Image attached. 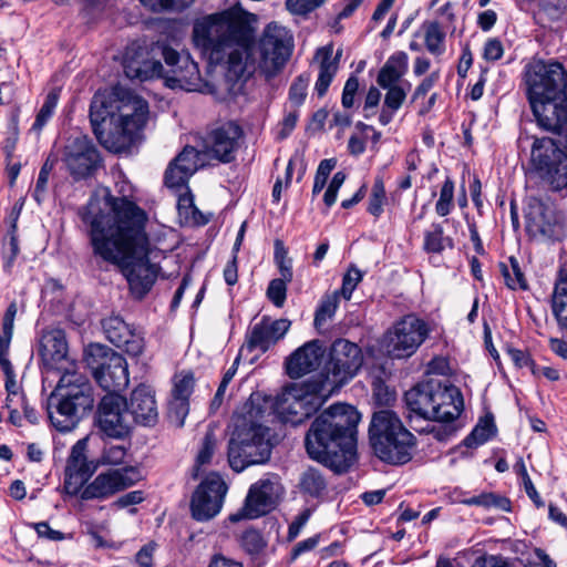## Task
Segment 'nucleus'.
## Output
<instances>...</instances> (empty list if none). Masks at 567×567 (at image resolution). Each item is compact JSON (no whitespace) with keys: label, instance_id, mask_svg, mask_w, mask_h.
I'll use <instances>...</instances> for the list:
<instances>
[{"label":"nucleus","instance_id":"obj_1","mask_svg":"<svg viewBox=\"0 0 567 567\" xmlns=\"http://www.w3.org/2000/svg\"><path fill=\"white\" fill-rule=\"evenodd\" d=\"M193 41L209 64H225L226 78L238 81L247 72L255 29L244 13L225 10L197 20Z\"/></svg>","mask_w":567,"mask_h":567},{"label":"nucleus","instance_id":"obj_2","mask_svg":"<svg viewBox=\"0 0 567 567\" xmlns=\"http://www.w3.org/2000/svg\"><path fill=\"white\" fill-rule=\"evenodd\" d=\"M360 413L350 404L337 403L321 412L306 434L309 456L334 472H346L355 461Z\"/></svg>","mask_w":567,"mask_h":567},{"label":"nucleus","instance_id":"obj_3","mask_svg":"<svg viewBox=\"0 0 567 567\" xmlns=\"http://www.w3.org/2000/svg\"><path fill=\"white\" fill-rule=\"evenodd\" d=\"M91 246L95 256L122 268L131 291L137 298H143L151 290L161 269L159 262L165 258L162 249L151 245L145 230H141L138 238L131 234L106 238L102 230L95 228Z\"/></svg>","mask_w":567,"mask_h":567},{"label":"nucleus","instance_id":"obj_4","mask_svg":"<svg viewBox=\"0 0 567 567\" xmlns=\"http://www.w3.org/2000/svg\"><path fill=\"white\" fill-rule=\"evenodd\" d=\"M526 95L537 124L567 133V71L559 62L534 61L524 73Z\"/></svg>","mask_w":567,"mask_h":567},{"label":"nucleus","instance_id":"obj_5","mask_svg":"<svg viewBox=\"0 0 567 567\" xmlns=\"http://www.w3.org/2000/svg\"><path fill=\"white\" fill-rule=\"evenodd\" d=\"M104 205L109 209L104 213L100 206L97 195L93 196L87 205L80 212L81 218L89 229L90 243H93L94 229L102 230L104 237L114 238L131 234L134 238L141 236V230H145L147 216L131 197L133 186L122 181L116 183V193L113 195L109 188L101 189Z\"/></svg>","mask_w":567,"mask_h":567},{"label":"nucleus","instance_id":"obj_6","mask_svg":"<svg viewBox=\"0 0 567 567\" xmlns=\"http://www.w3.org/2000/svg\"><path fill=\"white\" fill-rule=\"evenodd\" d=\"M110 110L95 95L90 106V121L99 142L109 151L121 153L128 150L140 136L148 116V104L137 95L128 94L116 107Z\"/></svg>","mask_w":567,"mask_h":567},{"label":"nucleus","instance_id":"obj_7","mask_svg":"<svg viewBox=\"0 0 567 567\" xmlns=\"http://www.w3.org/2000/svg\"><path fill=\"white\" fill-rule=\"evenodd\" d=\"M93 404V390L87 378L75 370H66L48 398V416L58 431L70 432Z\"/></svg>","mask_w":567,"mask_h":567},{"label":"nucleus","instance_id":"obj_8","mask_svg":"<svg viewBox=\"0 0 567 567\" xmlns=\"http://www.w3.org/2000/svg\"><path fill=\"white\" fill-rule=\"evenodd\" d=\"M261 410H249L234 420V432L228 444V462L236 472L267 462L271 454L269 429L261 421Z\"/></svg>","mask_w":567,"mask_h":567},{"label":"nucleus","instance_id":"obj_9","mask_svg":"<svg viewBox=\"0 0 567 567\" xmlns=\"http://www.w3.org/2000/svg\"><path fill=\"white\" fill-rule=\"evenodd\" d=\"M369 437L375 455L390 464H405L412 458L415 436L391 410L374 412Z\"/></svg>","mask_w":567,"mask_h":567},{"label":"nucleus","instance_id":"obj_10","mask_svg":"<svg viewBox=\"0 0 567 567\" xmlns=\"http://www.w3.org/2000/svg\"><path fill=\"white\" fill-rule=\"evenodd\" d=\"M409 410L424 419L437 422H452L463 411V395L452 384L422 383L405 392Z\"/></svg>","mask_w":567,"mask_h":567},{"label":"nucleus","instance_id":"obj_11","mask_svg":"<svg viewBox=\"0 0 567 567\" xmlns=\"http://www.w3.org/2000/svg\"><path fill=\"white\" fill-rule=\"evenodd\" d=\"M330 398L327 390L311 380L285 388L276 403V412L284 423L299 425L317 412Z\"/></svg>","mask_w":567,"mask_h":567},{"label":"nucleus","instance_id":"obj_12","mask_svg":"<svg viewBox=\"0 0 567 567\" xmlns=\"http://www.w3.org/2000/svg\"><path fill=\"white\" fill-rule=\"evenodd\" d=\"M362 363L361 349L355 343L339 339L332 343L329 360L322 371L313 379L331 396L358 373Z\"/></svg>","mask_w":567,"mask_h":567},{"label":"nucleus","instance_id":"obj_13","mask_svg":"<svg viewBox=\"0 0 567 567\" xmlns=\"http://www.w3.org/2000/svg\"><path fill=\"white\" fill-rule=\"evenodd\" d=\"M84 362L99 385L109 393H117L127 386L130 379L126 360L109 347L89 344L84 350Z\"/></svg>","mask_w":567,"mask_h":567},{"label":"nucleus","instance_id":"obj_14","mask_svg":"<svg viewBox=\"0 0 567 567\" xmlns=\"http://www.w3.org/2000/svg\"><path fill=\"white\" fill-rule=\"evenodd\" d=\"M295 48L292 32L278 22L268 23L258 41L259 68L267 78L278 74L289 61Z\"/></svg>","mask_w":567,"mask_h":567},{"label":"nucleus","instance_id":"obj_15","mask_svg":"<svg viewBox=\"0 0 567 567\" xmlns=\"http://www.w3.org/2000/svg\"><path fill=\"white\" fill-rule=\"evenodd\" d=\"M425 321L414 315L404 316L394 322L383 334L382 348L391 359L412 357L429 337Z\"/></svg>","mask_w":567,"mask_h":567},{"label":"nucleus","instance_id":"obj_16","mask_svg":"<svg viewBox=\"0 0 567 567\" xmlns=\"http://www.w3.org/2000/svg\"><path fill=\"white\" fill-rule=\"evenodd\" d=\"M166 70L163 68L162 75L166 85L172 89H183L188 92H200L213 94L215 86L205 81L198 69V64L190 58L189 53H179L176 50L164 45L162 48Z\"/></svg>","mask_w":567,"mask_h":567},{"label":"nucleus","instance_id":"obj_17","mask_svg":"<svg viewBox=\"0 0 567 567\" xmlns=\"http://www.w3.org/2000/svg\"><path fill=\"white\" fill-rule=\"evenodd\" d=\"M526 231L538 240H559L565 235V217L548 199L534 194L526 197Z\"/></svg>","mask_w":567,"mask_h":567},{"label":"nucleus","instance_id":"obj_18","mask_svg":"<svg viewBox=\"0 0 567 567\" xmlns=\"http://www.w3.org/2000/svg\"><path fill=\"white\" fill-rule=\"evenodd\" d=\"M530 159L539 177L553 192L567 189V155L551 138L535 140Z\"/></svg>","mask_w":567,"mask_h":567},{"label":"nucleus","instance_id":"obj_19","mask_svg":"<svg viewBox=\"0 0 567 567\" xmlns=\"http://www.w3.org/2000/svg\"><path fill=\"white\" fill-rule=\"evenodd\" d=\"M282 492L284 488L276 476L260 478L250 486L243 507L231 514L229 520L237 523L268 514L278 504Z\"/></svg>","mask_w":567,"mask_h":567},{"label":"nucleus","instance_id":"obj_20","mask_svg":"<svg viewBox=\"0 0 567 567\" xmlns=\"http://www.w3.org/2000/svg\"><path fill=\"white\" fill-rule=\"evenodd\" d=\"M243 128L234 121L214 123L203 138V154L220 163H230L243 137Z\"/></svg>","mask_w":567,"mask_h":567},{"label":"nucleus","instance_id":"obj_21","mask_svg":"<svg viewBox=\"0 0 567 567\" xmlns=\"http://www.w3.org/2000/svg\"><path fill=\"white\" fill-rule=\"evenodd\" d=\"M227 485L216 474H209L196 488L190 501L192 516L198 522L209 520L221 509Z\"/></svg>","mask_w":567,"mask_h":567},{"label":"nucleus","instance_id":"obj_22","mask_svg":"<svg viewBox=\"0 0 567 567\" xmlns=\"http://www.w3.org/2000/svg\"><path fill=\"white\" fill-rule=\"evenodd\" d=\"M97 424L109 437L127 436L133 424L127 411V401L117 393L104 395L97 409Z\"/></svg>","mask_w":567,"mask_h":567},{"label":"nucleus","instance_id":"obj_23","mask_svg":"<svg viewBox=\"0 0 567 567\" xmlns=\"http://www.w3.org/2000/svg\"><path fill=\"white\" fill-rule=\"evenodd\" d=\"M140 477V472L134 467L100 473L89 485L81 488V498L83 501L107 498L134 485Z\"/></svg>","mask_w":567,"mask_h":567},{"label":"nucleus","instance_id":"obj_24","mask_svg":"<svg viewBox=\"0 0 567 567\" xmlns=\"http://www.w3.org/2000/svg\"><path fill=\"white\" fill-rule=\"evenodd\" d=\"M64 162L74 179H82L94 173L101 157L93 142L85 135H79L66 145Z\"/></svg>","mask_w":567,"mask_h":567},{"label":"nucleus","instance_id":"obj_25","mask_svg":"<svg viewBox=\"0 0 567 567\" xmlns=\"http://www.w3.org/2000/svg\"><path fill=\"white\" fill-rule=\"evenodd\" d=\"M106 339L115 347L132 357L140 355L144 350L143 336L133 329L120 316L112 315L102 321Z\"/></svg>","mask_w":567,"mask_h":567},{"label":"nucleus","instance_id":"obj_26","mask_svg":"<svg viewBox=\"0 0 567 567\" xmlns=\"http://www.w3.org/2000/svg\"><path fill=\"white\" fill-rule=\"evenodd\" d=\"M327 349L323 342L311 340L295 350L285 361L286 373L290 379H299L321 365Z\"/></svg>","mask_w":567,"mask_h":567},{"label":"nucleus","instance_id":"obj_27","mask_svg":"<svg viewBox=\"0 0 567 567\" xmlns=\"http://www.w3.org/2000/svg\"><path fill=\"white\" fill-rule=\"evenodd\" d=\"M123 69L128 79L140 81L159 78L163 72L162 63L151 59L147 49L138 43H132L126 48Z\"/></svg>","mask_w":567,"mask_h":567},{"label":"nucleus","instance_id":"obj_28","mask_svg":"<svg viewBox=\"0 0 567 567\" xmlns=\"http://www.w3.org/2000/svg\"><path fill=\"white\" fill-rule=\"evenodd\" d=\"M290 324V321L287 319L271 320L270 318L264 317L248 332L246 337V348L249 351L258 350L265 353L285 337Z\"/></svg>","mask_w":567,"mask_h":567},{"label":"nucleus","instance_id":"obj_29","mask_svg":"<svg viewBox=\"0 0 567 567\" xmlns=\"http://www.w3.org/2000/svg\"><path fill=\"white\" fill-rule=\"evenodd\" d=\"M127 411L132 423L135 422L146 426L154 425L158 417L154 390L146 384L136 386L131 393L130 402H127Z\"/></svg>","mask_w":567,"mask_h":567},{"label":"nucleus","instance_id":"obj_30","mask_svg":"<svg viewBox=\"0 0 567 567\" xmlns=\"http://www.w3.org/2000/svg\"><path fill=\"white\" fill-rule=\"evenodd\" d=\"M87 441L79 440L71 450L65 467L64 488L68 494L76 495L90 476V466L86 461Z\"/></svg>","mask_w":567,"mask_h":567},{"label":"nucleus","instance_id":"obj_31","mask_svg":"<svg viewBox=\"0 0 567 567\" xmlns=\"http://www.w3.org/2000/svg\"><path fill=\"white\" fill-rule=\"evenodd\" d=\"M199 156L200 152L195 147H184L168 165L165 172V185L168 188L186 187L190 176L203 165Z\"/></svg>","mask_w":567,"mask_h":567},{"label":"nucleus","instance_id":"obj_32","mask_svg":"<svg viewBox=\"0 0 567 567\" xmlns=\"http://www.w3.org/2000/svg\"><path fill=\"white\" fill-rule=\"evenodd\" d=\"M41 352L43 359L58 370H74L69 361V346L65 332L62 329L45 330L41 338Z\"/></svg>","mask_w":567,"mask_h":567},{"label":"nucleus","instance_id":"obj_33","mask_svg":"<svg viewBox=\"0 0 567 567\" xmlns=\"http://www.w3.org/2000/svg\"><path fill=\"white\" fill-rule=\"evenodd\" d=\"M342 50H338L333 55V45L327 44L316 50L313 60L319 64L318 79L315 84V91L319 97H323L339 70V61Z\"/></svg>","mask_w":567,"mask_h":567},{"label":"nucleus","instance_id":"obj_34","mask_svg":"<svg viewBox=\"0 0 567 567\" xmlns=\"http://www.w3.org/2000/svg\"><path fill=\"white\" fill-rule=\"evenodd\" d=\"M550 307L558 327L567 330V264L561 265L557 272Z\"/></svg>","mask_w":567,"mask_h":567},{"label":"nucleus","instance_id":"obj_35","mask_svg":"<svg viewBox=\"0 0 567 567\" xmlns=\"http://www.w3.org/2000/svg\"><path fill=\"white\" fill-rule=\"evenodd\" d=\"M424 29V43L426 50L435 55L440 56L445 52V32L436 21L425 22Z\"/></svg>","mask_w":567,"mask_h":567},{"label":"nucleus","instance_id":"obj_36","mask_svg":"<svg viewBox=\"0 0 567 567\" xmlns=\"http://www.w3.org/2000/svg\"><path fill=\"white\" fill-rule=\"evenodd\" d=\"M299 486L303 493L320 497L326 492L327 483L320 471L311 467L301 474Z\"/></svg>","mask_w":567,"mask_h":567},{"label":"nucleus","instance_id":"obj_37","mask_svg":"<svg viewBox=\"0 0 567 567\" xmlns=\"http://www.w3.org/2000/svg\"><path fill=\"white\" fill-rule=\"evenodd\" d=\"M509 264L501 262L499 269L504 277L506 286L512 289H527V281L523 271L520 270L519 262L515 257H509Z\"/></svg>","mask_w":567,"mask_h":567},{"label":"nucleus","instance_id":"obj_38","mask_svg":"<svg viewBox=\"0 0 567 567\" xmlns=\"http://www.w3.org/2000/svg\"><path fill=\"white\" fill-rule=\"evenodd\" d=\"M462 503L468 506H481L486 509L497 508L504 512L511 511L509 499L492 492L482 493L480 495L463 499Z\"/></svg>","mask_w":567,"mask_h":567},{"label":"nucleus","instance_id":"obj_39","mask_svg":"<svg viewBox=\"0 0 567 567\" xmlns=\"http://www.w3.org/2000/svg\"><path fill=\"white\" fill-rule=\"evenodd\" d=\"M60 95V90L53 89L50 91L44 100L43 105L41 106L39 113L37 114L35 121L32 125V130L40 132L48 121L52 117L54 110L58 105Z\"/></svg>","mask_w":567,"mask_h":567},{"label":"nucleus","instance_id":"obj_40","mask_svg":"<svg viewBox=\"0 0 567 567\" xmlns=\"http://www.w3.org/2000/svg\"><path fill=\"white\" fill-rule=\"evenodd\" d=\"M494 434L492 421H481L472 432L464 439V445L473 449L487 442Z\"/></svg>","mask_w":567,"mask_h":567},{"label":"nucleus","instance_id":"obj_41","mask_svg":"<svg viewBox=\"0 0 567 567\" xmlns=\"http://www.w3.org/2000/svg\"><path fill=\"white\" fill-rule=\"evenodd\" d=\"M339 302V292L336 291L332 295L326 296L319 308L316 311L315 324L316 327H322L328 319H331L336 313Z\"/></svg>","mask_w":567,"mask_h":567},{"label":"nucleus","instance_id":"obj_42","mask_svg":"<svg viewBox=\"0 0 567 567\" xmlns=\"http://www.w3.org/2000/svg\"><path fill=\"white\" fill-rule=\"evenodd\" d=\"M454 182L447 177L442 185L439 200L435 205V212L437 215L444 217L449 215L454 207Z\"/></svg>","mask_w":567,"mask_h":567},{"label":"nucleus","instance_id":"obj_43","mask_svg":"<svg viewBox=\"0 0 567 567\" xmlns=\"http://www.w3.org/2000/svg\"><path fill=\"white\" fill-rule=\"evenodd\" d=\"M266 545V540L256 529L245 530L240 536L241 548L251 556L260 554Z\"/></svg>","mask_w":567,"mask_h":567},{"label":"nucleus","instance_id":"obj_44","mask_svg":"<svg viewBox=\"0 0 567 567\" xmlns=\"http://www.w3.org/2000/svg\"><path fill=\"white\" fill-rule=\"evenodd\" d=\"M386 202L385 188L382 178L378 177L372 186L369 198L368 212L374 217H379L383 213V205Z\"/></svg>","mask_w":567,"mask_h":567},{"label":"nucleus","instance_id":"obj_45","mask_svg":"<svg viewBox=\"0 0 567 567\" xmlns=\"http://www.w3.org/2000/svg\"><path fill=\"white\" fill-rule=\"evenodd\" d=\"M194 388V377L190 372H182L174 378V388L172 396L187 400L189 399Z\"/></svg>","mask_w":567,"mask_h":567},{"label":"nucleus","instance_id":"obj_46","mask_svg":"<svg viewBox=\"0 0 567 567\" xmlns=\"http://www.w3.org/2000/svg\"><path fill=\"white\" fill-rule=\"evenodd\" d=\"M189 412V403L187 400L172 396L168 403V419L176 426L182 427Z\"/></svg>","mask_w":567,"mask_h":567},{"label":"nucleus","instance_id":"obj_47","mask_svg":"<svg viewBox=\"0 0 567 567\" xmlns=\"http://www.w3.org/2000/svg\"><path fill=\"white\" fill-rule=\"evenodd\" d=\"M310 81V76L307 74H300L296 78L289 89V101L290 103L299 107L303 104L307 96V89Z\"/></svg>","mask_w":567,"mask_h":567},{"label":"nucleus","instance_id":"obj_48","mask_svg":"<svg viewBox=\"0 0 567 567\" xmlns=\"http://www.w3.org/2000/svg\"><path fill=\"white\" fill-rule=\"evenodd\" d=\"M217 444L216 436L214 434L213 430L207 431L205 434V437L203 440L202 447L198 452L197 458H196V474L198 475L199 466L208 464L212 460V456L215 452Z\"/></svg>","mask_w":567,"mask_h":567},{"label":"nucleus","instance_id":"obj_49","mask_svg":"<svg viewBox=\"0 0 567 567\" xmlns=\"http://www.w3.org/2000/svg\"><path fill=\"white\" fill-rule=\"evenodd\" d=\"M291 280L284 278L272 279L267 288L268 299L278 308L282 307L287 298V284Z\"/></svg>","mask_w":567,"mask_h":567},{"label":"nucleus","instance_id":"obj_50","mask_svg":"<svg viewBox=\"0 0 567 567\" xmlns=\"http://www.w3.org/2000/svg\"><path fill=\"white\" fill-rule=\"evenodd\" d=\"M362 280V272L354 266H351L342 278L341 289L338 291L346 300H350L352 292Z\"/></svg>","mask_w":567,"mask_h":567},{"label":"nucleus","instance_id":"obj_51","mask_svg":"<svg viewBox=\"0 0 567 567\" xmlns=\"http://www.w3.org/2000/svg\"><path fill=\"white\" fill-rule=\"evenodd\" d=\"M275 262L279 269L280 278L292 280V261L288 258L287 250L279 241L276 243Z\"/></svg>","mask_w":567,"mask_h":567},{"label":"nucleus","instance_id":"obj_52","mask_svg":"<svg viewBox=\"0 0 567 567\" xmlns=\"http://www.w3.org/2000/svg\"><path fill=\"white\" fill-rule=\"evenodd\" d=\"M383 89L386 90L384 105L386 106V109L398 111L405 101L406 89L402 84L391 85Z\"/></svg>","mask_w":567,"mask_h":567},{"label":"nucleus","instance_id":"obj_53","mask_svg":"<svg viewBox=\"0 0 567 567\" xmlns=\"http://www.w3.org/2000/svg\"><path fill=\"white\" fill-rule=\"evenodd\" d=\"M326 0H287L288 11L296 16H306L320 7Z\"/></svg>","mask_w":567,"mask_h":567},{"label":"nucleus","instance_id":"obj_54","mask_svg":"<svg viewBox=\"0 0 567 567\" xmlns=\"http://www.w3.org/2000/svg\"><path fill=\"white\" fill-rule=\"evenodd\" d=\"M443 228L434 225L432 231H427L424 238V248L430 252H440L444 249Z\"/></svg>","mask_w":567,"mask_h":567},{"label":"nucleus","instance_id":"obj_55","mask_svg":"<svg viewBox=\"0 0 567 567\" xmlns=\"http://www.w3.org/2000/svg\"><path fill=\"white\" fill-rule=\"evenodd\" d=\"M0 369L2 370L6 377L4 386L7 392L10 393V395H17V401L23 403V393L20 391L12 364H1Z\"/></svg>","mask_w":567,"mask_h":567},{"label":"nucleus","instance_id":"obj_56","mask_svg":"<svg viewBox=\"0 0 567 567\" xmlns=\"http://www.w3.org/2000/svg\"><path fill=\"white\" fill-rule=\"evenodd\" d=\"M174 189L176 192L184 190V193H181L178 195V199H177L178 215L181 218L184 219L186 216H188V213L192 212V208L195 206L194 196L190 193L187 185H186V187H179V188H174Z\"/></svg>","mask_w":567,"mask_h":567},{"label":"nucleus","instance_id":"obj_57","mask_svg":"<svg viewBox=\"0 0 567 567\" xmlns=\"http://www.w3.org/2000/svg\"><path fill=\"white\" fill-rule=\"evenodd\" d=\"M408 54L403 51H398L386 60L384 65L403 76L408 71Z\"/></svg>","mask_w":567,"mask_h":567},{"label":"nucleus","instance_id":"obj_58","mask_svg":"<svg viewBox=\"0 0 567 567\" xmlns=\"http://www.w3.org/2000/svg\"><path fill=\"white\" fill-rule=\"evenodd\" d=\"M504 54V47L501 40L496 38L488 39L484 44L483 56L487 61H497Z\"/></svg>","mask_w":567,"mask_h":567},{"label":"nucleus","instance_id":"obj_59","mask_svg":"<svg viewBox=\"0 0 567 567\" xmlns=\"http://www.w3.org/2000/svg\"><path fill=\"white\" fill-rule=\"evenodd\" d=\"M126 455V449L122 445H110L102 454V461L105 464L117 465L121 464Z\"/></svg>","mask_w":567,"mask_h":567},{"label":"nucleus","instance_id":"obj_60","mask_svg":"<svg viewBox=\"0 0 567 567\" xmlns=\"http://www.w3.org/2000/svg\"><path fill=\"white\" fill-rule=\"evenodd\" d=\"M358 89H359V80L357 76L351 75L347 80L344 87H343V92H342L341 102H342L343 107L350 109L353 106L354 96H355Z\"/></svg>","mask_w":567,"mask_h":567},{"label":"nucleus","instance_id":"obj_61","mask_svg":"<svg viewBox=\"0 0 567 567\" xmlns=\"http://www.w3.org/2000/svg\"><path fill=\"white\" fill-rule=\"evenodd\" d=\"M403 76L383 65L378 74L377 82L381 87L401 84L400 81Z\"/></svg>","mask_w":567,"mask_h":567},{"label":"nucleus","instance_id":"obj_62","mask_svg":"<svg viewBox=\"0 0 567 567\" xmlns=\"http://www.w3.org/2000/svg\"><path fill=\"white\" fill-rule=\"evenodd\" d=\"M320 535H315L312 537H309L305 540H301L295 545V547L291 550V560H296L300 555L312 550L316 548L319 544Z\"/></svg>","mask_w":567,"mask_h":567},{"label":"nucleus","instance_id":"obj_63","mask_svg":"<svg viewBox=\"0 0 567 567\" xmlns=\"http://www.w3.org/2000/svg\"><path fill=\"white\" fill-rule=\"evenodd\" d=\"M472 567H512V565L502 556L489 555L476 558Z\"/></svg>","mask_w":567,"mask_h":567},{"label":"nucleus","instance_id":"obj_64","mask_svg":"<svg viewBox=\"0 0 567 567\" xmlns=\"http://www.w3.org/2000/svg\"><path fill=\"white\" fill-rule=\"evenodd\" d=\"M39 537L47 538L49 540L59 542L65 538L64 534L60 530L52 529L45 522L34 524Z\"/></svg>","mask_w":567,"mask_h":567}]
</instances>
